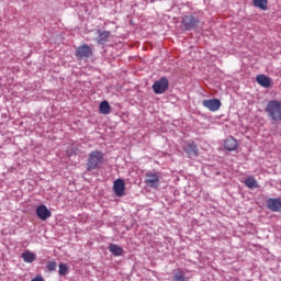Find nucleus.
<instances>
[{
	"label": "nucleus",
	"instance_id": "nucleus-6",
	"mask_svg": "<svg viewBox=\"0 0 281 281\" xmlns=\"http://www.w3.org/2000/svg\"><path fill=\"white\" fill-rule=\"evenodd\" d=\"M168 87H170V82L166 77H161L159 80L154 82L153 90L157 95H161V93H166V91H168Z\"/></svg>",
	"mask_w": 281,
	"mask_h": 281
},
{
	"label": "nucleus",
	"instance_id": "nucleus-1",
	"mask_svg": "<svg viewBox=\"0 0 281 281\" xmlns=\"http://www.w3.org/2000/svg\"><path fill=\"white\" fill-rule=\"evenodd\" d=\"M266 113L272 122H281V101H269L266 106Z\"/></svg>",
	"mask_w": 281,
	"mask_h": 281
},
{
	"label": "nucleus",
	"instance_id": "nucleus-8",
	"mask_svg": "<svg viewBox=\"0 0 281 281\" xmlns=\"http://www.w3.org/2000/svg\"><path fill=\"white\" fill-rule=\"evenodd\" d=\"M126 190V183L124 182V179L120 178L116 179L113 183V191L116 196H124V192Z\"/></svg>",
	"mask_w": 281,
	"mask_h": 281
},
{
	"label": "nucleus",
	"instance_id": "nucleus-18",
	"mask_svg": "<svg viewBox=\"0 0 281 281\" xmlns=\"http://www.w3.org/2000/svg\"><path fill=\"white\" fill-rule=\"evenodd\" d=\"M22 259L29 263L34 262V260H36V254L30 250H26L22 254Z\"/></svg>",
	"mask_w": 281,
	"mask_h": 281
},
{
	"label": "nucleus",
	"instance_id": "nucleus-21",
	"mask_svg": "<svg viewBox=\"0 0 281 281\" xmlns=\"http://www.w3.org/2000/svg\"><path fill=\"white\" fill-rule=\"evenodd\" d=\"M69 268L66 263H59V276H67Z\"/></svg>",
	"mask_w": 281,
	"mask_h": 281
},
{
	"label": "nucleus",
	"instance_id": "nucleus-14",
	"mask_svg": "<svg viewBox=\"0 0 281 281\" xmlns=\"http://www.w3.org/2000/svg\"><path fill=\"white\" fill-rule=\"evenodd\" d=\"M99 34V38L97 40V43L99 45H104V43H106L109 41V38L111 37V32L109 31H98Z\"/></svg>",
	"mask_w": 281,
	"mask_h": 281
},
{
	"label": "nucleus",
	"instance_id": "nucleus-23",
	"mask_svg": "<svg viewBox=\"0 0 281 281\" xmlns=\"http://www.w3.org/2000/svg\"><path fill=\"white\" fill-rule=\"evenodd\" d=\"M31 281H45V279H43V277H35Z\"/></svg>",
	"mask_w": 281,
	"mask_h": 281
},
{
	"label": "nucleus",
	"instance_id": "nucleus-11",
	"mask_svg": "<svg viewBox=\"0 0 281 281\" xmlns=\"http://www.w3.org/2000/svg\"><path fill=\"white\" fill-rule=\"evenodd\" d=\"M267 207H268V210H271V212H280L281 200L280 199H269L267 201Z\"/></svg>",
	"mask_w": 281,
	"mask_h": 281
},
{
	"label": "nucleus",
	"instance_id": "nucleus-19",
	"mask_svg": "<svg viewBox=\"0 0 281 281\" xmlns=\"http://www.w3.org/2000/svg\"><path fill=\"white\" fill-rule=\"evenodd\" d=\"M255 8H259L260 10H267V5L269 3L268 0H252Z\"/></svg>",
	"mask_w": 281,
	"mask_h": 281
},
{
	"label": "nucleus",
	"instance_id": "nucleus-15",
	"mask_svg": "<svg viewBox=\"0 0 281 281\" xmlns=\"http://www.w3.org/2000/svg\"><path fill=\"white\" fill-rule=\"evenodd\" d=\"M109 251L113 256H122V254H124V249H122V247L117 246L116 244H110Z\"/></svg>",
	"mask_w": 281,
	"mask_h": 281
},
{
	"label": "nucleus",
	"instance_id": "nucleus-17",
	"mask_svg": "<svg viewBox=\"0 0 281 281\" xmlns=\"http://www.w3.org/2000/svg\"><path fill=\"white\" fill-rule=\"evenodd\" d=\"M244 183L250 190H254V188H258V181L256 180V178H254V176L246 178Z\"/></svg>",
	"mask_w": 281,
	"mask_h": 281
},
{
	"label": "nucleus",
	"instance_id": "nucleus-9",
	"mask_svg": "<svg viewBox=\"0 0 281 281\" xmlns=\"http://www.w3.org/2000/svg\"><path fill=\"white\" fill-rule=\"evenodd\" d=\"M36 216L41 221H47V218H52V211L45 206V204H41L36 207Z\"/></svg>",
	"mask_w": 281,
	"mask_h": 281
},
{
	"label": "nucleus",
	"instance_id": "nucleus-2",
	"mask_svg": "<svg viewBox=\"0 0 281 281\" xmlns=\"http://www.w3.org/2000/svg\"><path fill=\"white\" fill-rule=\"evenodd\" d=\"M104 164V154L100 150H94L89 154L88 162H87V170L88 172L91 170H97Z\"/></svg>",
	"mask_w": 281,
	"mask_h": 281
},
{
	"label": "nucleus",
	"instance_id": "nucleus-10",
	"mask_svg": "<svg viewBox=\"0 0 281 281\" xmlns=\"http://www.w3.org/2000/svg\"><path fill=\"white\" fill-rule=\"evenodd\" d=\"M256 81L258 82V85H260V87H263V89H269V87L273 85V79H271L267 75H258L256 77Z\"/></svg>",
	"mask_w": 281,
	"mask_h": 281
},
{
	"label": "nucleus",
	"instance_id": "nucleus-20",
	"mask_svg": "<svg viewBox=\"0 0 281 281\" xmlns=\"http://www.w3.org/2000/svg\"><path fill=\"white\" fill-rule=\"evenodd\" d=\"M173 281H188V278H186V273H183V271H178L173 276Z\"/></svg>",
	"mask_w": 281,
	"mask_h": 281
},
{
	"label": "nucleus",
	"instance_id": "nucleus-7",
	"mask_svg": "<svg viewBox=\"0 0 281 281\" xmlns=\"http://www.w3.org/2000/svg\"><path fill=\"white\" fill-rule=\"evenodd\" d=\"M202 106L211 111L212 113H216L222 106L221 100L218 99H207L202 101Z\"/></svg>",
	"mask_w": 281,
	"mask_h": 281
},
{
	"label": "nucleus",
	"instance_id": "nucleus-16",
	"mask_svg": "<svg viewBox=\"0 0 281 281\" xmlns=\"http://www.w3.org/2000/svg\"><path fill=\"white\" fill-rule=\"evenodd\" d=\"M99 111L102 115H109V113H111V104H109V101H102L100 103Z\"/></svg>",
	"mask_w": 281,
	"mask_h": 281
},
{
	"label": "nucleus",
	"instance_id": "nucleus-12",
	"mask_svg": "<svg viewBox=\"0 0 281 281\" xmlns=\"http://www.w3.org/2000/svg\"><path fill=\"white\" fill-rule=\"evenodd\" d=\"M184 153H187L189 157H196L199 155V147L194 143H189L184 146Z\"/></svg>",
	"mask_w": 281,
	"mask_h": 281
},
{
	"label": "nucleus",
	"instance_id": "nucleus-3",
	"mask_svg": "<svg viewBox=\"0 0 281 281\" xmlns=\"http://www.w3.org/2000/svg\"><path fill=\"white\" fill-rule=\"evenodd\" d=\"M201 24V20L194 15H184L181 20L180 27L184 32H191V30H196Z\"/></svg>",
	"mask_w": 281,
	"mask_h": 281
},
{
	"label": "nucleus",
	"instance_id": "nucleus-13",
	"mask_svg": "<svg viewBox=\"0 0 281 281\" xmlns=\"http://www.w3.org/2000/svg\"><path fill=\"white\" fill-rule=\"evenodd\" d=\"M224 148L229 151L236 150V148H238V140L234 137L226 138L224 142Z\"/></svg>",
	"mask_w": 281,
	"mask_h": 281
},
{
	"label": "nucleus",
	"instance_id": "nucleus-4",
	"mask_svg": "<svg viewBox=\"0 0 281 281\" xmlns=\"http://www.w3.org/2000/svg\"><path fill=\"white\" fill-rule=\"evenodd\" d=\"M160 179L161 175L158 171H147L145 173V183L148 186V188H154V190L159 188Z\"/></svg>",
	"mask_w": 281,
	"mask_h": 281
},
{
	"label": "nucleus",
	"instance_id": "nucleus-22",
	"mask_svg": "<svg viewBox=\"0 0 281 281\" xmlns=\"http://www.w3.org/2000/svg\"><path fill=\"white\" fill-rule=\"evenodd\" d=\"M56 267H58V263H56V261H48L46 263V268L48 271H56Z\"/></svg>",
	"mask_w": 281,
	"mask_h": 281
},
{
	"label": "nucleus",
	"instance_id": "nucleus-5",
	"mask_svg": "<svg viewBox=\"0 0 281 281\" xmlns=\"http://www.w3.org/2000/svg\"><path fill=\"white\" fill-rule=\"evenodd\" d=\"M77 60H88L93 56V48L87 44H82L76 49L75 54Z\"/></svg>",
	"mask_w": 281,
	"mask_h": 281
}]
</instances>
